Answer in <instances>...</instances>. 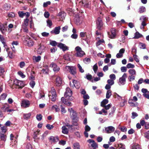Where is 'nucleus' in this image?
Instances as JSON below:
<instances>
[{
	"label": "nucleus",
	"mask_w": 149,
	"mask_h": 149,
	"mask_svg": "<svg viewBox=\"0 0 149 149\" xmlns=\"http://www.w3.org/2000/svg\"><path fill=\"white\" fill-rule=\"evenodd\" d=\"M63 81L61 78L59 76L56 77L55 81V84L57 86H61L62 84Z\"/></svg>",
	"instance_id": "obj_11"
},
{
	"label": "nucleus",
	"mask_w": 149,
	"mask_h": 149,
	"mask_svg": "<svg viewBox=\"0 0 149 149\" xmlns=\"http://www.w3.org/2000/svg\"><path fill=\"white\" fill-rule=\"evenodd\" d=\"M128 72L130 75L129 78V81H131L134 80L136 74V70L134 69H130Z\"/></svg>",
	"instance_id": "obj_3"
},
{
	"label": "nucleus",
	"mask_w": 149,
	"mask_h": 149,
	"mask_svg": "<svg viewBox=\"0 0 149 149\" xmlns=\"http://www.w3.org/2000/svg\"><path fill=\"white\" fill-rule=\"evenodd\" d=\"M143 36L140 34L139 32H136L135 34V36L133 37L134 39H138L140 38L141 37Z\"/></svg>",
	"instance_id": "obj_33"
},
{
	"label": "nucleus",
	"mask_w": 149,
	"mask_h": 149,
	"mask_svg": "<svg viewBox=\"0 0 149 149\" xmlns=\"http://www.w3.org/2000/svg\"><path fill=\"white\" fill-rule=\"evenodd\" d=\"M29 25V19L26 18L24 21L22 26H27Z\"/></svg>",
	"instance_id": "obj_42"
},
{
	"label": "nucleus",
	"mask_w": 149,
	"mask_h": 149,
	"mask_svg": "<svg viewBox=\"0 0 149 149\" xmlns=\"http://www.w3.org/2000/svg\"><path fill=\"white\" fill-rule=\"evenodd\" d=\"M76 53L75 56L78 57H81L85 54L84 51L82 50L81 48L77 46L75 48Z\"/></svg>",
	"instance_id": "obj_2"
},
{
	"label": "nucleus",
	"mask_w": 149,
	"mask_h": 149,
	"mask_svg": "<svg viewBox=\"0 0 149 149\" xmlns=\"http://www.w3.org/2000/svg\"><path fill=\"white\" fill-rule=\"evenodd\" d=\"M7 97V95L6 94H2L0 97L1 100H4Z\"/></svg>",
	"instance_id": "obj_49"
},
{
	"label": "nucleus",
	"mask_w": 149,
	"mask_h": 149,
	"mask_svg": "<svg viewBox=\"0 0 149 149\" xmlns=\"http://www.w3.org/2000/svg\"><path fill=\"white\" fill-rule=\"evenodd\" d=\"M18 74L20 75L22 78H24L25 77V75L21 71H19L18 72Z\"/></svg>",
	"instance_id": "obj_61"
},
{
	"label": "nucleus",
	"mask_w": 149,
	"mask_h": 149,
	"mask_svg": "<svg viewBox=\"0 0 149 149\" xmlns=\"http://www.w3.org/2000/svg\"><path fill=\"white\" fill-rule=\"evenodd\" d=\"M77 66L79 69V71L80 72H81V73H83V72H84V70L82 68V67L79 64H78Z\"/></svg>",
	"instance_id": "obj_54"
},
{
	"label": "nucleus",
	"mask_w": 149,
	"mask_h": 149,
	"mask_svg": "<svg viewBox=\"0 0 149 149\" xmlns=\"http://www.w3.org/2000/svg\"><path fill=\"white\" fill-rule=\"evenodd\" d=\"M0 30L2 33H4L6 30V26L0 23Z\"/></svg>",
	"instance_id": "obj_20"
},
{
	"label": "nucleus",
	"mask_w": 149,
	"mask_h": 149,
	"mask_svg": "<svg viewBox=\"0 0 149 149\" xmlns=\"http://www.w3.org/2000/svg\"><path fill=\"white\" fill-rule=\"evenodd\" d=\"M26 149H33L31 144L28 143L26 146Z\"/></svg>",
	"instance_id": "obj_63"
},
{
	"label": "nucleus",
	"mask_w": 149,
	"mask_h": 149,
	"mask_svg": "<svg viewBox=\"0 0 149 149\" xmlns=\"http://www.w3.org/2000/svg\"><path fill=\"white\" fill-rule=\"evenodd\" d=\"M64 58L65 60L67 61H70V55L68 54H66L64 56Z\"/></svg>",
	"instance_id": "obj_43"
},
{
	"label": "nucleus",
	"mask_w": 149,
	"mask_h": 149,
	"mask_svg": "<svg viewBox=\"0 0 149 149\" xmlns=\"http://www.w3.org/2000/svg\"><path fill=\"white\" fill-rule=\"evenodd\" d=\"M96 34H97V37L96 38V39L98 40V41L97 42V43L98 45H100V42H104V40H99L100 38L102 37V36L101 35H100L99 33H97Z\"/></svg>",
	"instance_id": "obj_23"
},
{
	"label": "nucleus",
	"mask_w": 149,
	"mask_h": 149,
	"mask_svg": "<svg viewBox=\"0 0 149 149\" xmlns=\"http://www.w3.org/2000/svg\"><path fill=\"white\" fill-rule=\"evenodd\" d=\"M97 64H95L93 66V70L95 72V73H96V72L97 71Z\"/></svg>",
	"instance_id": "obj_62"
},
{
	"label": "nucleus",
	"mask_w": 149,
	"mask_h": 149,
	"mask_svg": "<svg viewBox=\"0 0 149 149\" xmlns=\"http://www.w3.org/2000/svg\"><path fill=\"white\" fill-rule=\"evenodd\" d=\"M90 127L88 125H86L85 127V131L84 132V134L86 137H88V133L87 132L91 130Z\"/></svg>",
	"instance_id": "obj_21"
},
{
	"label": "nucleus",
	"mask_w": 149,
	"mask_h": 149,
	"mask_svg": "<svg viewBox=\"0 0 149 149\" xmlns=\"http://www.w3.org/2000/svg\"><path fill=\"white\" fill-rule=\"evenodd\" d=\"M139 47L141 49H144L146 48L145 45L142 43H140L139 45Z\"/></svg>",
	"instance_id": "obj_50"
},
{
	"label": "nucleus",
	"mask_w": 149,
	"mask_h": 149,
	"mask_svg": "<svg viewBox=\"0 0 149 149\" xmlns=\"http://www.w3.org/2000/svg\"><path fill=\"white\" fill-rule=\"evenodd\" d=\"M108 34L109 38L111 39L114 38L116 35V29L114 28L111 29L110 33H109Z\"/></svg>",
	"instance_id": "obj_9"
},
{
	"label": "nucleus",
	"mask_w": 149,
	"mask_h": 149,
	"mask_svg": "<svg viewBox=\"0 0 149 149\" xmlns=\"http://www.w3.org/2000/svg\"><path fill=\"white\" fill-rule=\"evenodd\" d=\"M127 77L126 74L124 73L122 76L120 77L119 80L118 84L120 85H123L126 81V78Z\"/></svg>",
	"instance_id": "obj_5"
},
{
	"label": "nucleus",
	"mask_w": 149,
	"mask_h": 149,
	"mask_svg": "<svg viewBox=\"0 0 149 149\" xmlns=\"http://www.w3.org/2000/svg\"><path fill=\"white\" fill-rule=\"evenodd\" d=\"M125 49L124 48H122L120 49L118 53L116 55V57L118 58H121L123 56V54L124 53Z\"/></svg>",
	"instance_id": "obj_16"
},
{
	"label": "nucleus",
	"mask_w": 149,
	"mask_h": 149,
	"mask_svg": "<svg viewBox=\"0 0 149 149\" xmlns=\"http://www.w3.org/2000/svg\"><path fill=\"white\" fill-rule=\"evenodd\" d=\"M108 102V100L107 99H104L101 102V105L102 107H104L105 104H107Z\"/></svg>",
	"instance_id": "obj_35"
},
{
	"label": "nucleus",
	"mask_w": 149,
	"mask_h": 149,
	"mask_svg": "<svg viewBox=\"0 0 149 149\" xmlns=\"http://www.w3.org/2000/svg\"><path fill=\"white\" fill-rule=\"evenodd\" d=\"M1 130L3 133H5L7 131V127L6 126H3L1 127Z\"/></svg>",
	"instance_id": "obj_47"
},
{
	"label": "nucleus",
	"mask_w": 149,
	"mask_h": 149,
	"mask_svg": "<svg viewBox=\"0 0 149 149\" xmlns=\"http://www.w3.org/2000/svg\"><path fill=\"white\" fill-rule=\"evenodd\" d=\"M61 100L62 102L68 106H72V103L68 100L65 99V98L62 97L61 98Z\"/></svg>",
	"instance_id": "obj_17"
},
{
	"label": "nucleus",
	"mask_w": 149,
	"mask_h": 149,
	"mask_svg": "<svg viewBox=\"0 0 149 149\" xmlns=\"http://www.w3.org/2000/svg\"><path fill=\"white\" fill-rule=\"evenodd\" d=\"M46 127L47 129L51 130L52 129L54 128V126L52 125L48 124L46 125Z\"/></svg>",
	"instance_id": "obj_44"
},
{
	"label": "nucleus",
	"mask_w": 149,
	"mask_h": 149,
	"mask_svg": "<svg viewBox=\"0 0 149 149\" xmlns=\"http://www.w3.org/2000/svg\"><path fill=\"white\" fill-rule=\"evenodd\" d=\"M118 147L119 148V149H125V146L124 145H123L122 143L118 144Z\"/></svg>",
	"instance_id": "obj_52"
},
{
	"label": "nucleus",
	"mask_w": 149,
	"mask_h": 149,
	"mask_svg": "<svg viewBox=\"0 0 149 149\" xmlns=\"http://www.w3.org/2000/svg\"><path fill=\"white\" fill-rule=\"evenodd\" d=\"M33 60L36 62H38L41 59V56H33Z\"/></svg>",
	"instance_id": "obj_36"
},
{
	"label": "nucleus",
	"mask_w": 149,
	"mask_h": 149,
	"mask_svg": "<svg viewBox=\"0 0 149 149\" xmlns=\"http://www.w3.org/2000/svg\"><path fill=\"white\" fill-rule=\"evenodd\" d=\"M61 112L63 114L65 113L66 112V111L65 110V107H63L62 105L61 106Z\"/></svg>",
	"instance_id": "obj_48"
},
{
	"label": "nucleus",
	"mask_w": 149,
	"mask_h": 149,
	"mask_svg": "<svg viewBox=\"0 0 149 149\" xmlns=\"http://www.w3.org/2000/svg\"><path fill=\"white\" fill-rule=\"evenodd\" d=\"M74 86L76 88H79L80 86L79 83L76 80H73L72 81Z\"/></svg>",
	"instance_id": "obj_30"
},
{
	"label": "nucleus",
	"mask_w": 149,
	"mask_h": 149,
	"mask_svg": "<svg viewBox=\"0 0 149 149\" xmlns=\"http://www.w3.org/2000/svg\"><path fill=\"white\" fill-rule=\"evenodd\" d=\"M0 40L2 43L4 47L6 48L7 47V45L6 44L5 39L3 37L0 39Z\"/></svg>",
	"instance_id": "obj_37"
},
{
	"label": "nucleus",
	"mask_w": 149,
	"mask_h": 149,
	"mask_svg": "<svg viewBox=\"0 0 149 149\" xmlns=\"http://www.w3.org/2000/svg\"><path fill=\"white\" fill-rule=\"evenodd\" d=\"M142 92L143 93V95L146 98L149 99V92L146 89L143 88Z\"/></svg>",
	"instance_id": "obj_19"
},
{
	"label": "nucleus",
	"mask_w": 149,
	"mask_h": 149,
	"mask_svg": "<svg viewBox=\"0 0 149 149\" xmlns=\"http://www.w3.org/2000/svg\"><path fill=\"white\" fill-rule=\"evenodd\" d=\"M80 3H81L83 6H84L86 7H88L89 4L87 1L86 0H82L80 2Z\"/></svg>",
	"instance_id": "obj_31"
},
{
	"label": "nucleus",
	"mask_w": 149,
	"mask_h": 149,
	"mask_svg": "<svg viewBox=\"0 0 149 149\" xmlns=\"http://www.w3.org/2000/svg\"><path fill=\"white\" fill-rule=\"evenodd\" d=\"M31 115V114L29 113L24 114V118L25 119H28L30 117Z\"/></svg>",
	"instance_id": "obj_59"
},
{
	"label": "nucleus",
	"mask_w": 149,
	"mask_h": 149,
	"mask_svg": "<svg viewBox=\"0 0 149 149\" xmlns=\"http://www.w3.org/2000/svg\"><path fill=\"white\" fill-rule=\"evenodd\" d=\"M61 28L60 26L56 27L53 31H52V33H54L55 34H57L60 33V30Z\"/></svg>",
	"instance_id": "obj_26"
},
{
	"label": "nucleus",
	"mask_w": 149,
	"mask_h": 149,
	"mask_svg": "<svg viewBox=\"0 0 149 149\" xmlns=\"http://www.w3.org/2000/svg\"><path fill=\"white\" fill-rule=\"evenodd\" d=\"M109 77L110 79L114 81L116 79V75L114 74H111L109 75Z\"/></svg>",
	"instance_id": "obj_53"
},
{
	"label": "nucleus",
	"mask_w": 149,
	"mask_h": 149,
	"mask_svg": "<svg viewBox=\"0 0 149 149\" xmlns=\"http://www.w3.org/2000/svg\"><path fill=\"white\" fill-rule=\"evenodd\" d=\"M0 138L1 140L5 141L6 140V136L3 134H1Z\"/></svg>",
	"instance_id": "obj_45"
},
{
	"label": "nucleus",
	"mask_w": 149,
	"mask_h": 149,
	"mask_svg": "<svg viewBox=\"0 0 149 149\" xmlns=\"http://www.w3.org/2000/svg\"><path fill=\"white\" fill-rule=\"evenodd\" d=\"M65 13L62 12H60L58 14L57 16L60 17V20H62L65 18Z\"/></svg>",
	"instance_id": "obj_28"
},
{
	"label": "nucleus",
	"mask_w": 149,
	"mask_h": 149,
	"mask_svg": "<svg viewBox=\"0 0 149 149\" xmlns=\"http://www.w3.org/2000/svg\"><path fill=\"white\" fill-rule=\"evenodd\" d=\"M19 16L21 17H23L24 16V13L23 12L19 11L18 12Z\"/></svg>",
	"instance_id": "obj_64"
},
{
	"label": "nucleus",
	"mask_w": 149,
	"mask_h": 149,
	"mask_svg": "<svg viewBox=\"0 0 149 149\" xmlns=\"http://www.w3.org/2000/svg\"><path fill=\"white\" fill-rule=\"evenodd\" d=\"M146 10V8L144 6H141L139 9V12L141 13L145 12Z\"/></svg>",
	"instance_id": "obj_38"
},
{
	"label": "nucleus",
	"mask_w": 149,
	"mask_h": 149,
	"mask_svg": "<svg viewBox=\"0 0 149 149\" xmlns=\"http://www.w3.org/2000/svg\"><path fill=\"white\" fill-rule=\"evenodd\" d=\"M72 95V91L69 88H67L66 89V91L65 93V96L66 98L70 97Z\"/></svg>",
	"instance_id": "obj_13"
},
{
	"label": "nucleus",
	"mask_w": 149,
	"mask_h": 149,
	"mask_svg": "<svg viewBox=\"0 0 149 149\" xmlns=\"http://www.w3.org/2000/svg\"><path fill=\"white\" fill-rule=\"evenodd\" d=\"M127 67H122L121 68V70L122 72H125L127 70Z\"/></svg>",
	"instance_id": "obj_57"
},
{
	"label": "nucleus",
	"mask_w": 149,
	"mask_h": 149,
	"mask_svg": "<svg viewBox=\"0 0 149 149\" xmlns=\"http://www.w3.org/2000/svg\"><path fill=\"white\" fill-rule=\"evenodd\" d=\"M87 141L89 143H91V146L94 149H95L98 147L97 144L92 139H89Z\"/></svg>",
	"instance_id": "obj_15"
},
{
	"label": "nucleus",
	"mask_w": 149,
	"mask_h": 149,
	"mask_svg": "<svg viewBox=\"0 0 149 149\" xmlns=\"http://www.w3.org/2000/svg\"><path fill=\"white\" fill-rule=\"evenodd\" d=\"M62 132L65 134H67L68 133V128L65 126L62 127Z\"/></svg>",
	"instance_id": "obj_32"
},
{
	"label": "nucleus",
	"mask_w": 149,
	"mask_h": 149,
	"mask_svg": "<svg viewBox=\"0 0 149 149\" xmlns=\"http://www.w3.org/2000/svg\"><path fill=\"white\" fill-rule=\"evenodd\" d=\"M73 149H80V146L78 142H76L73 145Z\"/></svg>",
	"instance_id": "obj_29"
},
{
	"label": "nucleus",
	"mask_w": 149,
	"mask_h": 149,
	"mask_svg": "<svg viewBox=\"0 0 149 149\" xmlns=\"http://www.w3.org/2000/svg\"><path fill=\"white\" fill-rule=\"evenodd\" d=\"M45 47L43 45H39L37 50L38 54H41L44 51Z\"/></svg>",
	"instance_id": "obj_18"
},
{
	"label": "nucleus",
	"mask_w": 149,
	"mask_h": 149,
	"mask_svg": "<svg viewBox=\"0 0 149 149\" xmlns=\"http://www.w3.org/2000/svg\"><path fill=\"white\" fill-rule=\"evenodd\" d=\"M50 44L53 46H55L57 44V43L54 41H52L50 42Z\"/></svg>",
	"instance_id": "obj_60"
},
{
	"label": "nucleus",
	"mask_w": 149,
	"mask_h": 149,
	"mask_svg": "<svg viewBox=\"0 0 149 149\" xmlns=\"http://www.w3.org/2000/svg\"><path fill=\"white\" fill-rule=\"evenodd\" d=\"M49 139L52 142H56L58 141V137H54L53 136H51L49 138Z\"/></svg>",
	"instance_id": "obj_25"
},
{
	"label": "nucleus",
	"mask_w": 149,
	"mask_h": 149,
	"mask_svg": "<svg viewBox=\"0 0 149 149\" xmlns=\"http://www.w3.org/2000/svg\"><path fill=\"white\" fill-rule=\"evenodd\" d=\"M36 118L38 120H40L42 119V116L40 114H38L36 116Z\"/></svg>",
	"instance_id": "obj_56"
},
{
	"label": "nucleus",
	"mask_w": 149,
	"mask_h": 149,
	"mask_svg": "<svg viewBox=\"0 0 149 149\" xmlns=\"http://www.w3.org/2000/svg\"><path fill=\"white\" fill-rule=\"evenodd\" d=\"M24 86V84L23 81L15 79L13 81L12 86L13 88H22Z\"/></svg>",
	"instance_id": "obj_1"
},
{
	"label": "nucleus",
	"mask_w": 149,
	"mask_h": 149,
	"mask_svg": "<svg viewBox=\"0 0 149 149\" xmlns=\"http://www.w3.org/2000/svg\"><path fill=\"white\" fill-rule=\"evenodd\" d=\"M9 105L7 103H5L3 105L2 107H1V109L3 111L6 112L9 108Z\"/></svg>",
	"instance_id": "obj_24"
},
{
	"label": "nucleus",
	"mask_w": 149,
	"mask_h": 149,
	"mask_svg": "<svg viewBox=\"0 0 149 149\" xmlns=\"http://www.w3.org/2000/svg\"><path fill=\"white\" fill-rule=\"evenodd\" d=\"M97 26L99 29H101L103 27V24L102 19L100 17L97 18L96 21Z\"/></svg>",
	"instance_id": "obj_10"
},
{
	"label": "nucleus",
	"mask_w": 149,
	"mask_h": 149,
	"mask_svg": "<svg viewBox=\"0 0 149 149\" xmlns=\"http://www.w3.org/2000/svg\"><path fill=\"white\" fill-rule=\"evenodd\" d=\"M65 70L69 71L72 74H74L76 73V68L73 66H67L65 67Z\"/></svg>",
	"instance_id": "obj_7"
},
{
	"label": "nucleus",
	"mask_w": 149,
	"mask_h": 149,
	"mask_svg": "<svg viewBox=\"0 0 149 149\" xmlns=\"http://www.w3.org/2000/svg\"><path fill=\"white\" fill-rule=\"evenodd\" d=\"M24 42L29 47L32 46L34 44L31 38L29 36L27 37L24 40Z\"/></svg>",
	"instance_id": "obj_6"
},
{
	"label": "nucleus",
	"mask_w": 149,
	"mask_h": 149,
	"mask_svg": "<svg viewBox=\"0 0 149 149\" xmlns=\"http://www.w3.org/2000/svg\"><path fill=\"white\" fill-rule=\"evenodd\" d=\"M107 82L108 84L112 85L114 84V82L113 80L111 79H109L107 80Z\"/></svg>",
	"instance_id": "obj_51"
},
{
	"label": "nucleus",
	"mask_w": 149,
	"mask_h": 149,
	"mask_svg": "<svg viewBox=\"0 0 149 149\" xmlns=\"http://www.w3.org/2000/svg\"><path fill=\"white\" fill-rule=\"evenodd\" d=\"M133 101L132 99H130L129 100V103L131 106H134L135 105L134 103L132 102Z\"/></svg>",
	"instance_id": "obj_58"
},
{
	"label": "nucleus",
	"mask_w": 149,
	"mask_h": 149,
	"mask_svg": "<svg viewBox=\"0 0 149 149\" xmlns=\"http://www.w3.org/2000/svg\"><path fill=\"white\" fill-rule=\"evenodd\" d=\"M68 111L70 113L71 116H74L76 115V112L72 108L68 109Z\"/></svg>",
	"instance_id": "obj_27"
},
{
	"label": "nucleus",
	"mask_w": 149,
	"mask_h": 149,
	"mask_svg": "<svg viewBox=\"0 0 149 149\" xmlns=\"http://www.w3.org/2000/svg\"><path fill=\"white\" fill-rule=\"evenodd\" d=\"M132 149H141V148L139 145L136 144L132 146Z\"/></svg>",
	"instance_id": "obj_40"
},
{
	"label": "nucleus",
	"mask_w": 149,
	"mask_h": 149,
	"mask_svg": "<svg viewBox=\"0 0 149 149\" xmlns=\"http://www.w3.org/2000/svg\"><path fill=\"white\" fill-rule=\"evenodd\" d=\"M50 67L53 68V70L54 72H58L60 70V68L55 63H52L49 66Z\"/></svg>",
	"instance_id": "obj_14"
},
{
	"label": "nucleus",
	"mask_w": 149,
	"mask_h": 149,
	"mask_svg": "<svg viewBox=\"0 0 149 149\" xmlns=\"http://www.w3.org/2000/svg\"><path fill=\"white\" fill-rule=\"evenodd\" d=\"M105 130L107 133H111L114 131L115 128L113 126H109L106 127Z\"/></svg>",
	"instance_id": "obj_12"
},
{
	"label": "nucleus",
	"mask_w": 149,
	"mask_h": 149,
	"mask_svg": "<svg viewBox=\"0 0 149 149\" xmlns=\"http://www.w3.org/2000/svg\"><path fill=\"white\" fill-rule=\"evenodd\" d=\"M51 2L50 1H47L46 2H44L43 3V6L44 7H47L48 5H49L51 4Z\"/></svg>",
	"instance_id": "obj_55"
},
{
	"label": "nucleus",
	"mask_w": 149,
	"mask_h": 149,
	"mask_svg": "<svg viewBox=\"0 0 149 149\" xmlns=\"http://www.w3.org/2000/svg\"><path fill=\"white\" fill-rule=\"evenodd\" d=\"M135 67V66L134 65L130 63H128L127 65V68H134Z\"/></svg>",
	"instance_id": "obj_46"
},
{
	"label": "nucleus",
	"mask_w": 149,
	"mask_h": 149,
	"mask_svg": "<svg viewBox=\"0 0 149 149\" xmlns=\"http://www.w3.org/2000/svg\"><path fill=\"white\" fill-rule=\"evenodd\" d=\"M111 95V91L110 90H108L106 93V97L107 98L109 99Z\"/></svg>",
	"instance_id": "obj_39"
},
{
	"label": "nucleus",
	"mask_w": 149,
	"mask_h": 149,
	"mask_svg": "<svg viewBox=\"0 0 149 149\" xmlns=\"http://www.w3.org/2000/svg\"><path fill=\"white\" fill-rule=\"evenodd\" d=\"M49 96L52 101H55L56 100V95L55 89L54 88H51V91L49 94Z\"/></svg>",
	"instance_id": "obj_4"
},
{
	"label": "nucleus",
	"mask_w": 149,
	"mask_h": 149,
	"mask_svg": "<svg viewBox=\"0 0 149 149\" xmlns=\"http://www.w3.org/2000/svg\"><path fill=\"white\" fill-rule=\"evenodd\" d=\"M52 109L55 110L56 112H57L60 111V109L56 105H53L52 107Z\"/></svg>",
	"instance_id": "obj_34"
},
{
	"label": "nucleus",
	"mask_w": 149,
	"mask_h": 149,
	"mask_svg": "<svg viewBox=\"0 0 149 149\" xmlns=\"http://www.w3.org/2000/svg\"><path fill=\"white\" fill-rule=\"evenodd\" d=\"M58 46L62 50L64 51L68 49V47L65 44L62 43H60L58 44Z\"/></svg>",
	"instance_id": "obj_22"
},
{
	"label": "nucleus",
	"mask_w": 149,
	"mask_h": 149,
	"mask_svg": "<svg viewBox=\"0 0 149 149\" xmlns=\"http://www.w3.org/2000/svg\"><path fill=\"white\" fill-rule=\"evenodd\" d=\"M104 10V8L100 7L98 9L97 11L100 14L103 15Z\"/></svg>",
	"instance_id": "obj_41"
},
{
	"label": "nucleus",
	"mask_w": 149,
	"mask_h": 149,
	"mask_svg": "<svg viewBox=\"0 0 149 149\" xmlns=\"http://www.w3.org/2000/svg\"><path fill=\"white\" fill-rule=\"evenodd\" d=\"M21 106L24 108H27L30 106V102L28 100H24L22 101L21 104Z\"/></svg>",
	"instance_id": "obj_8"
}]
</instances>
